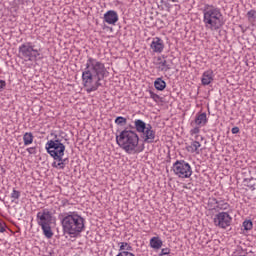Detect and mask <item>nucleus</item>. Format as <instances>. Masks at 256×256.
<instances>
[{"label":"nucleus","instance_id":"29","mask_svg":"<svg viewBox=\"0 0 256 256\" xmlns=\"http://www.w3.org/2000/svg\"><path fill=\"white\" fill-rule=\"evenodd\" d=\"M218 200L217 198H209L208 205L213 209V207H217Z\"/></svg>","mask_w":256,"mask_h":256},{"label":"nucleus","instance_id":"39","mask_svg":"<svg viewBox=\"0 0 256 256\" xmlns=\"http://www.w3.org/2000/svg\"><path fill=\"white\" fill-rule=\"evenodd\" d=\"M255 172H256L255 168H252V170L249 171V173H255Z\"/></svg>","mask_w":256,"mask_h":256},{"label":"nucleus","instance_id":"6","mask_svg":"<svg viewBox=\"0 0 256 256\" xmlns=\"http://www.w3.org/2000/svg\"><path fill=\"white\" fill-rule=\"evenodd\" d=\"M20 59L24 61H37L41 55V50L35 49V45L32 42H25L18 48Z\"/></svg>","mask_w":256,"mask_h":256},{"label":"nucleus","instance_id":"12","mask_svg":"<svg viewBox=\"0 0 256 256\" xmlns=\"http://www.w3.org/2000/svg\"><path fill=\"white\" fill-rule=\"evenodd\" d=\"M150 49H152L153 53H163V49H165V43L159 37L153 38Z\"/></svg>","mask_w":256,"mask_h":256},{"label":"nucleus","instance_id":"4","mask_svg":"<svg viewBox=\"0 0 256 256\" xmlns=\"http://www.w3.org/2000/svg\"><path fill=\"white\" fill-rule=\"evenodd\" d=\"M202 12L203 23L206 29H210V31H219L224 25L223 14L221 13V9L217 8V6L205 4Z\"/></svg>","mask_w":256,"mask_h":256},{"label":"nucleus","instance_id":"28","mask_svg":"<svg viewBox=\"0 0 256 256\" xmlns=\"http://www.w3.org/2000/svg\"><path fill=\"white\" fill-rule=\"evenodd\" d=\"M149 94H150V98L153 99L155 103H158L159 99H161V97L158 94H155V92H153L152 90H149Z\"/></svg>","mask_w":256,"mask_h":256},{"label":"nucleus","instance_id":"30","mask_svg":"<svg viewBox=\"0 0 256 256\" xmlns=\"http://www.w3.org/2000/svg\"><path fill=\"white\" fill-rule=\"evenodd\" d=\"M201 126H196L193 129L190 130V135H199L201 129Z\"/></svg>","mask_w":256,"mask_h":256},{"label":"nucleus","instance_id":"9","mask_svg":"<svg viewBox=\"0 0 256 256\" xmlns=\"http://www.w3.org/2000/svg\"><path fill=\"white\" fill-rule=\"evenodd\" d=\"M232 221L233 218L227 212H219L214 216V225L220 229H227V227H231Z\"/></svg>","mask_w":256,"mask_h":256},{"label":"nucleus","instance_id":"19","mask_svg":"<svg viewBox=\"0 0 256 256\" xmlns=\"http://www.w3.org/2000/svg\"><path fill=\"white\" fill-rule=\"evenodd\" d=\"M199 147H201V143L199 141H192L189 146H187V151L189 153H196L199 155Z\"/></svg>","mask_w":256,"mask_h":256},{"label":"nucleus","instance_id":"31","mask_svg":"<svg viewBox=\"0 0 256 256\" xmlns=\"http://www.w3.org/2000/svg\"><path fill=\"white\" fill-rule=\"evenodd\" d=\"M7 231V224L0 220V233H5Z\"/></svg>","mask_w":256,"mask_h":256},{"label":"nucleus","instance_id":"8","mask_svg":"<svg viewBox=\"0 0 256 256\" xmlns=\"http://www.w3.org/2000/svg\"><path fill=\"white\" fill-rule=\"evenodd\" d=\"M46 150L53 159H61L65 155V146L61 140L57 139V135L54 140H49L46 143Z\"/></svg>","mask_w":256,"mask_h":256},{"label":"nucleus","instance_id":"18","mask_svg":"<svg viewBox=\"0 0 256 256\" xmlns=\"http://www.w3.org/2000/svg\"><path fill=\"white\" fill-rule=\"evenodd\" d=\"M147 128V123H145L141 119H136L134 121V129H136L137 133H142Z\"/></svg>","mask_w":256,"mask_h":256},{"label":"nucleus","instance_id":"11","mask_svg":"<svg viewBox=\"0 0 256 256\" xmlns=\"http://www.w3.org/2000/svg\"><path fill=\"white\" fill-rule=\"evenodd\" d=\"M104 23H107L108 25H115L117 21H119V14H117V11L115 10H108L104 14Z\"/></svg>","mask_w":256,"mask_h":256},{"label":"nucleus","instance_id":"37","mask_svg":"<svg viewBox=\"0 0 256 256\" xmlns=\"http://www.w3.org/2000/svg\"><path fill=\"white\" fill-rule=\"evenodd\" d=\"M158 58H161L162 61H163V60H164V61H167V55H162V56H159Z\"/></svg>","mask_w":256,"mask_h":256},{"label":"nucleus","instance_id":"36","mask_svg":"<svg viewBox=\"0 0 256 256\" xmlns=\"http://www.w3.org/2000/svg\"><path fill=\"white\" fill-rule=\"evenodd\" d=\"M231 132L233 135H237V133H239V127H237V126L233 127Z\"/></svg>","mask_w":256,"mask_h":256},{"label":"nucleus","instance_id":"40","mask_svg":"<svg viewBox=\"0 0 256 256\" xmlns=\"http://www.w3.org/2000/svg\"><path fill=\"white\" fill-rule=\"evenodd\" d=\"M250 189H252V191H255V186H251Z\"/></svg>","mask_w":256,"mask_h":256},{"label":"nucleus","instance_id":"33","mask_svg":"<svg viewBox=\"0 0 256 256\" xmlns=\"http://www.w3.org/2000/svg\"><path fill=\"white\" fill-rule=\"evenodd\" d=\"M5 87H7V82L5 80H0V93L5 91Z\"/></svg>","mask_w":256,"mask_h":256},{"label":"nucleus","instance_id":"10","mask_svg":"<svg viewBox=\"0 0 256 256\" xmlns=\"http://www.w3.org/2000/svg\"><path fill=\"white\" fill-rule=\"evenodd\" d=\"M141 133V139L144 143H155V130H153V126L151 124H147L146 128Z\"/></svg>","mask_w":256,"mask_h":256},{"label":"nucleus","instance_id":"14","mask_svg":"<svg viewBox=\"0 0 256 256\" xmlns=\"http://www.w3.org/2000/svg\"><path fill=\"white\" fill-rule=\"evenodd\" d=\"M194 123L198 127H205V125H207V123H209V119L207 118V113L198 112L195 116Z\"/></svg>","mask_w":256,"mask_h":256},{"label":"nucleus","instance_id":"5","mask_svg":"<svg viewBox=\"0 0 256 256\" xmlns=\"http://www.w3.org/2000/svg\"><path fill=\"white\" fill-rule=\"evenodd\" d=\"M36 221L43 231V235L47 239L53 237V230H51V224L53 223V213L49 209H43L36 215Z\"/></svg>","mask_w":256,"mask_h":256},{"label":"nucleus","instance_id":"26","mask_svg":"<svg viewBox=\"0 0 256 256\" xmlns=\"http://www.w3.org/2000/svg\"><path fill=\"white\" fill-rule=\"evenodd\" d=\"M243 227L245 231H251L253 229V222L251 220H245L243 222Z\"/></svg>","mask_w":256,"mask_h":256},{"label":"nucleus","instance_id":"25","mask_svg":"<svg viewBox=\"0 0 256 256\" xmlns=\"http://www.w3.org/2000/svg\"><path fill=\"white\" fill-rule=\"evenodd\" d=\"M115 123H116V125H120V126L127 125V118L122 117V116H118L115 119Z\"/></svg>","mask_w":256,"mask_h":256},{"label":"nucleus","instance_id":"27","mask_svg":"<svg viewBox=\"0 0 256 256\" xmlns=\"http://www.w3.org/2000/svg\"><path fill=\"white\" fill-rule=\"evenodd\" d=\"M19 197H21V192L19 190L13 189L11 193V199H13L12 201L19 199Z\"/></svg>","mask_w":256,"mask_h":256},{"label":"nucleus","instance_id":"24","mask_svg":"<svg viewBox=\"0 0 256 256\" xmlns=\"http://www.w3.org/2000/svg\"><path fill=\"white\" fill-rule=\"evenodd\" d=\"M120 251H133V247L127 242L120 243Z\"/></svg>","mask_w":256,"mask_h":256},{"label":"nucleus","instance_id":"23","mask_svg":"<svg viewBox=\"0 0 256 256\" xmlns=\"http://www.w3.org/2000/svg\"><path fill=\"white\" fill-rule=\"evenodd\" d=\"M247 17H248V21L249 23H255L256 21V10H250L247 12Z\"/></svg>","mask_w":256,"mask_h":256},{"label":"nucleus","instance_id":"3","mask_svg":"<svg viewBox=\"0 0 256 256\" xmlns=\"http://www.w3.org/2000/svg\"><path fill=\"white\" fill-rule=\"evenodd\" d=\"M116 143L128 155L143 151V149H139V134L134 130H129V128H125L119 135H116Z\"/></svg>","mask_w":256,"mask_h":256},{"label":"nucleus","instance_id":"2","mask_svg":"<svg viewBox=\"0 0 256 256\" xmlns=\"http://www.w3.org/2000/svg\"><path fill=\"white\" fill-rule=\"evenodd\" d=\"M58 219L61 221L63 232L73 237L85 231V218L77 212L60 213Z\"/></svg>","mask_w":256,"mask_h":256},{"label":"nucleus","instance_id":"32","mask_svg":"<svg viewBox=\"0 0 256 256\" xmlns=\"http://www.w3.org/2000/svg\"><path fill=\"white\" fill-rule=\"evenodd\" d=\"M26 151L29 153V155H35L37 153V147L27 148Z\"/></svg>","mask_w":256,"mask_h":256},{"label":"nucleus","instance_id":"17","mask_svg":"<svg viewBox=\"0 0 256 256\" xmlns=\"http://www.w3.org/2000/svg\"><path fill=\"white\" fill-rule=\"evenodd\" d=\"M150 247L155 249V251H159L163 247V240L159 237H152L150 239Z\"/></svg>","mask_w":256,"mask_h":256},{"label":"nucleus","instance_id":"21","mask_svg":"<svg viewBox=\"0 0 256 256\" xmlns=\"http://www.w3.org/2000/svg\"><path fill=\"white\" fill-rule=\"evenodd\" d=\"M213 209H215V211H227V209H229V203L223 200H218V204L213 206Z\"/></svg>","mask_w":256,"mask_h":256},{"label":"nucleus","instance_id":"35","mask_svg":"<svg viewBox=\"0 0 256 256\" xmlns=\"http://www.w3.org/2000/svg\"><path fill=\"white\" fill-rule=\"evenodd\" d=\"M169 253H171V249L169 248H163L160 252V256H163V255H169Z\"/></svg>","mask_w":256,"mask_h":256},{"label":"nucleus","instance_id":"7","mask_svg":"<svg viewBox=\"0 0 256 256\" xmlns=\"http://www.w3.org/2000/svg\"><path fill=\"white\" fill-rule=\"evenodd\" d=\"M172 171L179 179H189L193 175L191 164L185 160H176L172 165Z\"/></svg>","mask_w":256,"mask_h":256},{"label":"nucleus","instance_id":"13","mask_svg":"<svg viewBox=\"0 0 256 256\" xmlns=\"http://www.w3.org/2000/svg\"><path fill=\"white\" fill-rule=\"evenodd\" d=\"M156 65H157V69H159V71L167 73V71H171V68L173 67V61L163 60V58H157Z\"/></svg>","mask_w":256,"mask_h":256},{"label":"nucleus","instance_id":"22","mask_svg":"<svg viewBox=\"0 0 256 256\" xmlns=\"http://www.w3.org/2000/svg\"><path fill=\"white\" fill-rule=\"evenodd\" d=\"M33 139H34L33 133H31V132H26V133L23 135L24 145H25V146L31 145V143H33Z\"/></svg>","mask_w":256,"mask_h":256},{"label":"nucleus","instance_id":"15","mask_svg":"<svg viewBox=\"0 0 256 256\" xmlns=\"http://www.w3.org/2000/svg\"><path fill=\"white\" fill-rule=\"evenodd\" d=\"M213 70H206L203 72L202 77H201V83L204 86L211 85L213 83Z\"/></svg>","mask_w":256,"mask_h":256},{"label":"nucleus","instance_id":"38","mask_svg":"<svg viewBox=\"0 0 256 256\" xmlns=\"http://www.w3.org/2000/svg\"><path fill=\"white\" fill-rule=\"evenodd\" d=\"M130 131H133V129H135V126L133 125H129V128H128Z\"/></svg>","mask_w":256,"mask_h":256},{"label":"nucleus","instance_id":"1","mask_svg":"<svg viewBox=\"0 0 256 256\" xmlns=\"http://www.w3.org/2000/svg\"><path fill=\"white\" fill-rule=\"evenodd\" d=\"M107 77L105 63L87 56L85 68L82 71V82L88 93H93L101 87V81Z\"/></svg>","mask_w":256,"mask_h":256},{"label":"nucleus","instance_id":"16","mask_svg":"<svg viewBox=\"0 0 256 256\" xmlns=\"http://www.w3.org/2000/svg\"><path fill=\"white\" fill-rule=\"evenodd\" d=\"M67 163H69V158L63 159V156H60V159H54L52 167L55 169H65V165H67Z\"/></svg>","mask_w":256,"mask_h":256},{"label":"nucleus","instance_id":"20","mask_svg":"<svg viewBox=\"0 0 256 256\" xmlns=\"http://www.w3.org/2000/svg\"><path fill=\"white\" fill-rule=\"evenodd\" d=\"M154 87L157 91H165V87H167V82L163 80V78H157L154 81Z\"/></svg>","mask_w":256,"mask_h":256},{"label":"nucleus","instance_id":"34","mask_svg":"<svg viewBox=\"0 0 256 256\" xmlns=\"http://www.w3.org/2000/svg\"><path fill=\"white\" fill-rule=\"evenodd\" d=\"M116 256H135V254L128 252V251H121Z\"/></svg>","mask_w":256,"mask_h":256}]
</instances>
